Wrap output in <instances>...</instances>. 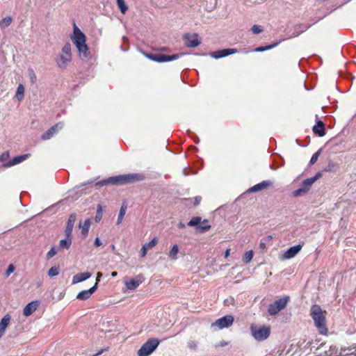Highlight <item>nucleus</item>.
I'll use <instances>...</instances> for the list:
<instances>
[{
    "instance_id": "1",
    "label": "nucleus",
    "mask_w": 356,
    "mask_h": 356,
    "mask_svg": "<svg viewBox=\"0 0 356 356\" xmlns=\"http://www.w3.org/2000/svg\"><path fill=\"white\" fill-rule=\"evenodd\" d=\"M145 179V176L143 173H130L121 175L115 177H111L108 179H103L95 184L96 186H102L107 184L112 185H124L143 181Z\"/></svg>"
},
{
    "instance_id": "2",
    "label": "nucleus",
    "mask_w": 356,
    "mask_h": 356,
    "mask_svg": "<svg viewBox=\"0 0 356 356\" xmlns=\"http://www.w3.org/2000/svg\"><path fill=\"white\" fill-rule=\"evenodd\" d=\"M70 39L77 49L80 58H87L89 56L90 52L86 44V35L75 24H74L73 33L70 36Z\"/></svg>"
},
{
    "instance_id": "3",
    "label": "nucleus",
    "mask_w": 356,
    "mask_h": 356,
    "mask_svg": "<svg viewBox=\"0 0 356 356\" xmlns=\"http://www.w3.org/2000/svg\"><path fill=\"white\" fill-rule=\"evenodd\" d=\"M325 311H323L318 305H314L310 309V316L318 332L321 334H327L328 330L326 326Z\"/></svg>"
},
{
    "instance_id": "4",
    "label": "nucleus",
    "mask_w": 356,
    "mask_h": 356,
    "mask_svg": "<svg viewBox=\"0 0 356 356\" xmlns=\"http://www.w3.org/2000/svg\"><path fill=\"white\" fill-rule=\"evenodd\" d=\"M72 60V46L70 42H66L61 49V51L55 58V62L58 68L65 70Z\"/></svg>"
},
{
    "instance_id": "5",
    "label": "nucleus",
    "mask_w": 356,
    "mask_h": 356,
    "mask_svg": "<svg viewBox=\"0 0 356 356\" xmlns=\"http://www.w3.org/2000/svg\"><path fill=\"white\" fill-rule=\"evenodd\" d=\"M326 356H356V348L351 347H341L339 348L335 345H331L327 350H325Z\"/></svg>"
},
{
    "instance_id": "6",
    "label": "nucleus",
    "mask_w": 356,
    "mask_h": 356,
    "mask_svg": "<svg viewBox=\"0 0 356 356\" xmlns=\"http://www.w3.org/2000/svg\"><path fill=\"white\" fill-rule=\"evenodd\" d=\"M321 177V173L318 172L313 177L307 178L305 179L300 187L292 192V195L293 197H299L305 195L309 191L312 185L320 177Z\"/></svg>"
},
{
    "instance_id": "7",
    "label": "nucleus",
    "mask_w": 356,
    "mask_h": 356,
    "mask_svg": "<svg viewBox=\"0 0 356 356\" xmlns=\"http://www.w3.org/2000/svg\"><path fill=\"white\" fill-rule=\"evenodd\" d=\"M160 341L156 338L149 339L138 350V356H149L159 346Z\"/></svg>"
},
{
    "instance_id": "8",
    "label": "nucleus",
    "mask_w": 356,
    "mask_h": 356,
    "mask_svg": "<svg viewBox=\"0 0 356 356\" xmlns=\"http://www.w3.org/2000/svg\"><path fill=\"white\" fill-rule=\"evenodd\" d=\"M250 331L252 337L259 341L266 339L270 335V329L265 326L257 327L252 325Z\"/></svg>"
},
{
    "instance_id": "9",
    "label": "nucleus",
    "mask_w": 356,
    "mask_h": 356,
    "mask_svg": "<svg viewBox=\"0 0 356 356\" xmlns=\"http://www.w3.org/2000/svg\"><path fill=\"white\" fill-rule=\"evenodd\" d=\"M184 54H175L171 56L165 55L162 54H145L146 57L149 59L158 62V63H164V62H170L175 60H177L181 57Z\"/></svg>"
},
{
    "instance_id": "10",
    "label": "nucleus",
    "mask_w": 356,
    "mask_h": 356,
    "mask_svg": "<svg viewBox=\"0 0 356 356\" xmlns=\"http://www.w3.org/2000/svg\"><path fill=\"white\" fill-rule=\"evenodd\" d=\"M234 317L232 315H226L217 319L215 322L212 323L211 327L213 329L222 330L231 327L234 323Z\"/></svg>"
},
{
    "instance_id": "11",
    "label": "nucleus",
    "mask_w": 356,
    "mask_h": 356,
    "mask_svg": "<svg viewBox=\"0 0 356 356\" xmlns=\"http://www.w3.org/2000/svg\"><path fill=\"white\" fill-rule=\"evenodd\" d=\"M289 300V297H283L270 304L268 309V312L270 315H275L281 310L284 309Z\"/></svg>"
},
{
    "instance_id": "12",
    "label": "nucleus",
    "mask_w": 356,
    "mask_h": 356,
    "mask_svg": "<svg viewBox=\"0 0 356 356\" xmlns=\"http://www.w3.org/2000/svg\"><path fill=\"white\" fill-rule=\"evenodd\" d=\"M198 35L197 33L190 34L186 33L184 36V40L185 42V44L188 47L194 48L197 47L200 44V41L198 38Z\"/></svg>"
},
{
    "instance_id": "13",
    "label": "nucleus",
    "mask_w": 356,
    "mask_h": 356,
    "mask_svg": "<svg viewBox=\"0 0 356 356\" xmlns=\"http://www.w3.org/2000/svg\"><path fill=\"white\" fill-rule=\"evenodd\" d=\"M30 156V154H24L15 156L13 159L8 161L6 163L2 164V168H7L19 163H21L24 161L26 160Z\"/></svg>"
},
{
    "instance_id": "14",
    "label": "nucleus",
    "mask_w": 356,
    "mask_h": 356,
    "mask_svg": "<svg viewBox=\"0 0 356 356\" xmlns=\"http://www.w3.org/2000/svg\"><path fill=\"white\" fill-rule=\"evenodd\" d=\"M63 124L61 122L57 123L50 127L46 132L42 135V139L44 140H49L54 136L59 130L62 129Z\"/></svg>"
},
{
    "instance_id": "15",
    "label": "nucleus",
    "mask_w": 356,
    "mask_h": 356,
    "mask_svg": "<svg viewBox=\"0 0 356 356\" xmlns=\"http://www.w3.org/2000/svg\"><path fill=\"white\" fill-rule=\"evenodd\" d=\"M237 52L236 49H223L211 53V56L215 59L226 57Z\"/></svg>"
},
{
    "instance_id": "16",
    "label": "nucleus",
    "mask_w": 356,
    "mask_h": 356,
    "mask_svg": "<svg viewBox=\"0 0 356 356\" xmlns=\"http://www.w3.org/2000/svg\"><path fill=\"white\" fill-rule=\"evenodd\" d=\"M97 286H98L97 283H95V285L93 286H92L90 289H89L88 290H83V291H80L77 294L76 298L78 300H88L95 292V291L97 289Z\"/></svg>"
},
{
    "instance_id": "17",
    "label": "nucleus",
    "mask_w": 356,
    "mask_h": 356,
    "mask_svg": "<svg viewBox=\"0 0 356 356\" xmlns=\"http://www.w3.org/2000/svg\"><path fill=\"white\" fill-rule=\"evenodd\" d=\"M302 249V245L298 244L289 248L282 255L283 259H289L294 257Z\"/></svg>"
},
{
    "instance_id": "18",
    "label": "nucleus",
    "mask_w": 356,
    "mask_h": 356,
    "mask_svg": "<svg viewBox=\"0 0 356 356\" xmlns=\"http://www.w3.org/2000/svg\"><path fill=\"white\" fill-rule=\"evenodd\" d=\"M40 302L38 300L28 303L23 309V314L25 316H31L38 307Z\"/></svg>"
},
{
    "instance_id": "19",
    "label": "nucleus",
    "mask_w": 356,
    "mask_h": 356,
    "mask_svg": "<svg viewBox=\"0 0 356 356\" xmlns=\"http://www.w3.org/2000/svg\"><path fill=\"white\" fill-rule=\"evenodd\" d=\"M76 220V215L75 213H72L70 216L67 225L65 230V236H71L72 232L73 230V227L74 226L75 222Z\"/></svg>"
},
{
    "instance_id": "20",
    "label": "nucleus",
    "mask_w": 356,
    "mask_h": 356,
    "mask_svg": "<svg viewBox=\"0 0 356 356\" xmlns=\"http://www.w3.org/2000/svg\"><path fill=\"white\" fill-rule=\"evenodd\" d=\"M272 185H273V181H271L270 180H264L259 184H255L252 187H251L249 189V191L251 193L258 192L259 191L266 189V188H268Z\"/></svg>"
},
{
    "instance_id": "21",
    "label": "nucleus",
    "mask_w": 356,
    "mask_h": 356,
    "mask_svg": "<svg viewBox=\"0 0 356 356\" xmlns=\"http://www.w3.org/2000/svg\"><path fill=\"white\" fill-rule=\"evenodd\" d=\"M143 277L140 275L125 282V286L129 290H135L143 282Z\"/></svg>"
},
{
    "instance_id": "22",
    "label": "nucleus",
    "mask_w": 356,
    "mask_h": 356,
    "mask_svg": "<svg viewBox=\"0 0 356 356\" xmlns=\"http://www.w3.org/2000/svg\"><path fill=\"white\" fill-rule=\"evenodd\" d=\"M91 277V273L89 272H84L81 273H77L72 277V284L83 282Z\"/></svg>"
},
{
    "instance_id": "23",
    "label": "nucleus",
    "mask_w": 356,
    "mask_h": 356,
    "mask_svg": "<svg viewBox=\"0 0 356 356\" xmlns=\"http://www.w3.org/2000/svg\"><path fill=\"white\" fill-rule=\"evenodd\" d=\"M313 131L315 134L320 137L325 136V125L321 120H318L316 124L313 127Z\"/></svg>"
},
{
    "instance_id": "24",
    "label": "nucleus",
    "mask_w": 356,
    "mask_h": 356,
    "mask_svg": "<svg viewBox=\"0 0 356 356\" xmlns=\"http://www.w3.org/2000/svg\"><path fill=\"white\" fill-rule=\"evenodd\" d=\"M11 317L9 314H6L0 321V338L3 335L6 327L10 322Z\"/></svg>"
},
{
    "instance_id": "25",
    "label": "nucleus",
    "mask_w": 356,
    "mask_h": 356,
    "mask_svg": "<svg viewBox=\"0 0 356 356\" xmlns=\"http://www.w3.org/2000/svg\"><path fill=\"white\" fill-rule=\"evenodd\" d=\"M72 244V237L66 236L65 239H62L59 242V250L66 249L68 250Z\"/></svg>"
},
{
    "instance_id": "26",
    "label": "nucleus",
    "mask_w": 356,
    "mask_h": 356,
    "mask_svg": "<svg viewBox=\"0 0 356 356\" xmlns=\"http://www.w3.org/2000/svg\"><path fill=\"white\" fill-rule=\"evenodd\" d=\"M91 221L90 219H86L83 224L79 222V228L81 229V234L86 236L88 235L89 232V228L90 227Z\"/></svg>"
},
{
    "instance_id": "27",
    "label": "nucleus",
    "mask_w": 356,
    "mask_h": 356,
    "mask_svg": "<svg viewBox=\"0 0 356 356\" xmlns=\"http://www.w3.org/2000/svg\"><path fill=\"white\" fill-rule=\"evenodd\" d=\"M179 251V246L177 244H175L172 245V248L170 249V250L169 251V253H168V257L171 259V260H177V254Z\"/></svg>"
},
{
    "instance_id": "28",
    "label": "nucleus",
    "mask_w": 356,
    "mask_h": 356,
    "mask_svg": "<svg viewBox=\"0 0 356 356\" xmlns=\"http://www.w3.org/2000/svg\"><path fill=\"white\" fill-rule=\"evenodd\" d=\"M308 26L303 25V24H298L295 26V31L292 33V37H297L301 33L305 32L307 29Z\"/></svg>"
},
{
    "instance_id": "29",
    "label": "nucleus",
    "mask_w": 356,
    "mask_h": 356,
    "mask_svg": "<svg viewBox=\"0 0 356 356\" xmlns=\"http://www.w3.org/2000/svg\"><path fill=\"white\" fill-rule=\"evenodd\" d=\"M127 209V205L124 203H123L122 205L121 206V208L119 211V214H118V220H117V222H116V224L118 225L122 222V221L124 217V215L126 213Z\"/></svg>"
},
{
    "instance_id": "30",
    "label": "nucleus",
    "mask_w": 356,
    "mask_h": 356,
    "mask_svg": "<svg viewBox=\"0 0 356 356\" xmlns=\"http://www.w3.org/2000/svg\"><path fill=\"white\" fill-rule=\"evenodd\" d=\"M16 97L18 100H22L24 97V87L22 83H19L17 88Z\"/></svg>"
},
{
    "instance_id": "31",
    "label": "nucleus",
    "mask_w": 356,
    "mask_h": 356,
    "mask_svg": "<svg viewBox=\"0 0 356 356\" xmlns=\"http://www.w3.org/2000/svg\"><path fill=\"white\" fill-rule=\"evenodd\" d=\"M202 222V218L200 216L193 217L191 220L188 222V225L191 227H196L197 228Z\"/></svg>"
},
{
    "instance_id": "32",
    "label": "nucleus",
    "mask_w": 356,
    "mask_h": 356,
    "mask_svg": "<svg viewBox=\"0 0 356 356\" xmlns=\"http://www.w3.org/2000/svg\"><path fill=\"white\" fill-rule=\"evenodd\" d=\"M116 2H117V5H118V8L120 9V12L122 14H124L128 10V7L126 5L124 1V0H116Z\"/></svg>"
},
{
    "instance_id": "33",
    "label": "nucleus",
    "mask_w": 356,
    "mask_h": 356,
    "mask_svg": "<svg viewBox=\"0 0 356 356\" xmlns=\"http://www.w3.org/2000/svg\"><path fill=\"white\" fill-rule=\"evenodd\" d=\"M278 44H279V42H275V43L270 44V45H267V46H264V47H259L256 48L254 49V51L257 52H262L266 50H269V49H271L275 47L277 45H278Z\"/></svg>"
},
{
    "instance_id": "34",
    "label": "nucleus",
    "mask_w": 356,
    "mask_h": 356,
    "mask_svg": "<svg viewBox=\"0 0 356 356\" xmlns=\"http://www.w3.org/2000/svg\"><path fill=\"white\" fill-rule=\"evenodd\" d=\"M211 228V225L208 224L207 220H204L202 221V225H200L197 227V229L201 232H205L208 231Z\"/></svg>"
},
{
    "instance_id": "35",
    "label": "nucleus",
    "mask_w": 356,
    "mask_h": 356,
    "mask_svg": "<svg viewBox=\"0 0 356 356\" xmlns=\"http://www.w3.org/2000/svg\"><path fill=\"white\" fill-rule=\"evenodd\" d=\"M28 75L30 79V81L32 83H35L37 81V76L32 68L28 69Z\"/></svg>"
},
{
    "instance_id": "36",
    "label": "nucleus",
    "mask_w": 356,
    "mask_h": 356,
    "mask_svg": "<svg viewBox=\"0 0 356 356\" xmlns=\"http://www.w3.org/2000/svg\"><path fill=\"white\" fill-rule=\"evenodd\" d=\"M253 257V252L252 250L248 251L245 253L243 261L245 264H248Z\"/></svg>"
},
{
    "instance_id": "37",
    "label": "nucleus",
    "mask_w": 356,
    "mask_h": 356,
    "mask_svg": "<svg viewBox=\"0 0 356 356\" xmlns=\"http://www.w3.org/2000/svg\"><path fill=\"white\" fill-rule=\"evenodd\" d=\"M59 274V267L58 266H52L48 270V275L49 277H55Z\"/></svg>"
},
{
    "instance_id": "38",
    "label": "nucleus",
    "mask_w": 356,
    "mask_h": 356,
    "mask_svg": "<svg viewBox=\"0 0 356 356\" xmlns=\"http://www.w3.org/2000/svg\"><path fill=\"white\" fill-rule=\"evenodd\" d=\"M158 243L157 238L154 237L149 242L146 243L143 245L147 250L154 248Z\"/></svg>"
},
{
    "instance_id": "39",
    "label": "nucleus",
    "mask_w": 356,
    "mask_h": 356,
    "mask_svg": "<svg viewBox=\"0 0 356 356\" xmlns=\"http://www.w3.org/2000/svg\"><path fill=\"white\" fill-rule=\"evenodd\" d=\"M321 149H319L316 152H315L311 159H310V161H309V164L310 165H314L318 160V158L319 156V155L321 154Z\"/></svg>"
},
{
    "instance_id": "40",
    "label": "nucleus",
    "mask_w": 356,
    "mask_h": 356,
    "mask_svg": "<svg viewBox=\"0 0 356 356\" xmlns=\"http://www.w3.org/2000/svg\"><path fill=\"white\" fill-rule=\"evenodd\" d=\"M102 218V209L101 205H98L95 220L96 222H99L101 220Z\"/></svg>"
},
{
    "instance_id": "41",
    "label": "nucleus",
    "mask_w": 356,
    "mask_h": 356,
    "mask_svg": "<svg viewBox=\"0 0 356 356\" xmlns=\"http://www.w3.org/2000/svg\"><path fill=\"white\" fill-rule=\"evenodd\" d=\"M9 157H10L9 152L6 151L0 155V161L2 162L3 163H6V161L8 160Z\"/></svg>"
},
{
    "instance_id": "42",
    "label": "nucleus",
    "mask_w": 356,
    "mask_h": 356,
    "mask_svg": "<svg viewBox=\"0 0 356 356\" xmlns=\"http://www.w3.org/2000/svg\"><path fill=\"white\" fill-rule=\"evenodd\" d=\"M13 19L11 17H6L1 20V25L4 26H8L12 23Z\"/></svg>"
},
{
    "instance_id": "43",
    "label": "nucleus",
    "mask_w": 356,
    "mask_h": 356,
    "mask_svg": "<svg viewBox=\"0 0 356 356\" xmlns=\"http://www.w3.org/2000/svg\"><path fill=\"white\" fill-rule=\"evenodd\" d=\"M251 29L254 34H259L264 31L261 26L257 24L253 25Z\"/></svg>"
},
{
    "instance_id": "44",
    "label": "nucleus",
    "mask_w": 356,
    "mask_h": 356,
    "mask_svg": "<svg viewBox=\"0 0 356 356\" xmlns=\"http://www.w3.org/2000/svg\"><path fill=\"white\" fill-rule=\"evenodd\" d=\"M57 252H58V250H56V248L55 247H52L51 248V250L47 254V259H50V258L53 257L54 256H55L57 254Z\"/></svg>"
},
{
    "instance_id": "45",
    "label": "nucleus",
    "mask_w": 356,
    "mask_h": 356,
    "mask_svg": "<svg viewBox=\"0 0 356 356\" xmlns=\"http://www.w3.org/2000/svg\"><path fill=\"white\" fill-rule=\"evenodd\" d=\"M15 270V267L13 264H10L6 271V276L8 277L11 273H13Z\"/></svg>"
},
{
    "instance_id": "46",
    "label": "nucleus",
    "mask_w": 356,
    "mask_h": 356,
    "mask_svg": "<svg viewBox=\"0 0 356 356\" xmlns=\"http://www.w3.org/2000/svg\"><path fill=\"white\" fill-rule=\"evenodd\" d=\"M197 343L195 341H189L188 342V347L190 349L195 350L197 348Z\"/></svg>"
},
{
    "instance_id": "47",
    "label": "nucleus",
    "mask_w": 356,
    "mask_h": 356,
    "mask_svg": "<svg viewBox=\"0 0 356 356\" xmlns=\"http://www.w3.org/2000/svg\"><path fill=\"white\" fill-rule=\"evenodd\" d=\"M147 249L145 246H142L140 252V257H145L147 253Z\"/></svg>"
},
{
    "instance_id": "48",
    "label": "nucleus",
    "mask_w": 356,
    "mask_h": 356,
    "mask_svg": "<svg viewBox=\"0 0 356 356\" xmlns=\"http://www.w3.org/2000/svg\"><path fill=\"white\" fill-rule=\"evenodd\" d=\"M94 244L95 246L99 247L102 245V243L101 240L99 239V238L97 237L95 240Z\"/></svg>"
},
{
    "instance_id": "49",
    "label": "nucleus",
    "mask_w": 356,
    "mask_h": 356,
    "mask_svg": "<svg viewBox=\"0 0 356 356\" xmlns=\"http://www.w3.org/2000/svg\"><path fill=\"white\" fill-rule=\"evenodd\" d=\"M102 277V273L100 272H98L97 273V279H96V283L98 284V282L100 281L101 277Z\"/></svg>"
},
{
    "instance_id": "50",
    "label": "nucleus",
    "mask_w": 356,
    "mask_h": 356,
    "mask_svg": "<svg viewBox=\"0 0 356 356\" xmlns=\"http://www.w3.org/2000/svg\"><path fill=\"white\" fill-rule=\"evenodd\" d=\"M200 201H201V197H198V196L196 197L195 198V203H194V204L195 205H198L200 204Z\"/></svg>"
},
{
    "instance_id": "51",
    "label": "nucleus",
    "mask_w": 356,
    "mask_h": 356,
    "mask_svg": "<svg viewBox=\"0 0 356 356\" xmlns=\"http://www.w3.org/2000/svg\"><path fill=\"white\" fill-rule=\"evenodd\" d=\"M185 227H186L185 224L181 222H179V224L177 225V227L179 229H184V228H185Z\"/></svg>"
},
{
    "instance_id": "52",
    "label": "nucleus",
    "mask_w": 356,
    "mask_h": 356,
    "mask_svg": "<svg viewBox=\"0 0 356 356\" xmlns=\"http://www.w3.org/2000/svg\"><path fill=\"white\" fill-rule=\"evenodd\" d=\"M230 249H227L225 252V257L227 258L229 256Z\"/></svg>"
},
{
    "instance_id": "53",
    "label": "nucleus",
    "mask_w": 356,
    "mask_h": 356,
    "mask_svg": "<svg viewBox=\"0 0 356 356\" xmlns=\"http://www.w3.org/2000/svg\"><path fill=\"white\" fill-rule=\"evenodd\" d=\"M117 274H118L117 272L113 271V272L111 273V276L112 277H115L117 275Z\"/></svg>"
},
{
    "instance_id": "54",
    "label": "nucleus",
    "mask_w": 356,
    "mask_h": 356,
    "mask_svg": "<svg viewBox=\"0 0 356 356\" xmlns=\"http://www.w3.org/2000/svg\"><path fill=\"white\" fill-rule=\"evenodd\" d=\"M111 249L112 250H115V245H111Z\"/></svg>"
},
{
    "instance_id": "55",
    "label": "nucleus",
    "mask_w": 356,
    "mask_h": 356,
    "mask_svg": "<svg viewBox=\"0 0 356 356\" xmlns=\"http://www.w3.org/2000/svg\"><path fill=\"white\" fill-rule=\"evenodd\" d=\"M260 246H261V248H264L265 247V243H260Z\"/></svg>"
}]
</instances>
